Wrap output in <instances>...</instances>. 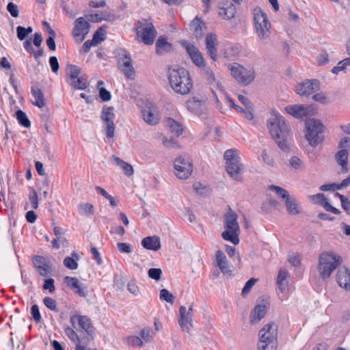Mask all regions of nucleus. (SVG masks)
I'll list each match as a JSON object with an SVG mask.
<instances>
[{"label":"nucleus","mask_w":350,"mask_h":350,"mask_svg":"<svg viewBox=\"0 0 350 350\" xmlns=\"http://www.w3.org/2000/svg\"><path fill=\"white\" fill-rule=\"evenodd\" d=\"M79 213L86 217L92 216L94 213V206L88 202H81L78 205Z\"/></svg>","instance_id":"obj_45"},{"label":"nucleus","mask_w":350,"mask_h":350,"mask_svg":"<svg viewBox=\"0 0 350 350\" xmlns=\"http://www.w3.org/2000/svg\"><path fill=\"white\" fill-rule=\"evenodd\" d=\"M278 326L275 323L265 324L258 332V341L278 342Z\"/></svg>","instance_id":"obj_21"},{"label":"nucleus","mask_w":350,"mask_h":350,"mask_svg":"<svg viewBox=\"0 0 350 350\" xmlns=\"http://www.w3.org/2000/svg\"><path fill=\"white\" fill-rule=\"evenodd\" d=\"M103 85L104 83L102 81H99L97 83L99 97L103 101H108L111 99V94L103 87Z\"/></svg>","instance_id":"obj_52"},{"label":"nucleus","mask_w":350,"mask_h":350,"mask_svg":"<svg viewBox=\"0 0 350 350\" xmlns=\"http://www.w3.org/2000/svg\"><path fill=\"white\" fill-rule=\"evenodd\" d=\"M65 333L69 339L75 343V345L80 341L78 335L72 328L69 327H66L65 329Z\"/></svg>","instance_id":"obj_63"},{"label":"nucleus","mask_w":350,"mask_h":350,"mask_svg":"<svg viewBox=\"0 0 350 350\" xmlns=\"http://www.w3.org/2000/svg\"><path fill=\"white\" fill-rule=\"evenodd\" d=\"M137 39L146 45L154 43L157 36V31L151 22L142 20L137 22L135 27Z\"/></svg>","instance_id":"obj_10"},{"label":"nucleus","mask_w":350,"mask_h":350,"mask_svg":"<svg viewBox=\"0 0 350 350\" xmlns=\"http://www.w3.org/2000/svg\"><path fill=\"white\" fill-rule=\"evenodd\" d=\"M143 120L150 125H156L159 123L160 117L157 108L152 103H148L142 110Z\"/></svg>","instance_id":"obj_27"},{"label":"nucleus","mask_w":350,"mask_h":350,"mask_svg":"<svg viewBox=\"0 0 350 350\" xmlns=\"http://www.w3.org/2000/svg\"><path fill=\"white\" fill-rule=\"evenodd\" d=\"M342 263V258L337 252L333 250L322 252L318 257L317 265L319 278L322 280H327Z\"/></svg>","instance_id":"obj_3"},{"label":"nucleus","mask_w":350,"mask_h":350,"mask_svg":"<svg viewBox=\"0 0 350 350\" xmlns=\"http://www.w3.org/2000/svg\"><path fill=\"white\" fill-rule=\"evenodd\" d=\"M258 281V279L256 278H251L245 284L244 287L242 289L241 291V295L243 297L247 296L249 293L251 291L252 288L254 287L256 282Z\"/></svg>","instance_id":"obj_58"},{"label":"nucleus","mask_w":350,"mask_h":350,"mask_svg":"<svg viewBox=\"0 0 350 350\" xmlns=\"http://www.w3.org/2000/svg\"><path fill=\"white\" fill-rule=\"evenodd\" d=\"M228 98V101L230 103V105L234 109H236L237 111L243 113L245 118H247L248 120L252 121L254 122H256L253 106L243 108L242 107H240V106L234 104V101L232 99H230L229 98Z\"/></svg>","instance_id":"obj_37"},{"label":"nucleus","mask_w":350,"mask_h":350,"mask_svg":"<svg viewBox=\"0 0 350 350\" xmlns=\"http://www.w3.org/2000/svg\"><path fill=\"white\" fill-rule=\"evenodd\" d=\"M284 111L295 118H301L316 113L317 108L313 105L295 104L286 106Z\"/></svg>","instance_id":"obj_15"},{"label":"nucleus","mask_w":350,"mask_h":350,"mask_svg":"<svg viewBox=\"0 0 350 350\" xmlns=\"http://www.w3.org/2000/svg\"><path fill=\"white\" fill-rule=\"evenodd\" d=\"M237 13L235 5L229 0L221 1L217 5L218 16L224 20L233 18Z\"/></svg>","instance_id":"obj_25"},{"label":"nucleus","mask_w":350,"mask_h":350,"mask_svg":"<svg viewBox=\"0 0 350 350\" xmlns=\"http://www.w3.org/2000/svg\"><path fill=\"white\" fill-rule=\"evenodd\" d=\"M159 299L172 305L175 297L170 291L166 288H162L159 291Z\"/></svg>","instance_id":"obj_51"},{"label":"nucleus","mask_w":350,"mask_h":350,"mask_svg":"<svg viewBox=\"0 0 350 350\" xmlns=\"http://www.w3.org/2000/svg\"><path fill=\"white\" fill-rule=\"evenodd\" d=\"M205 48L209 57L214 62L219 59L218 46L219 40L217 36L212 32L207 33L205 36Z\"/></svg>","instance_id":"obj_20"},{"label":"nucleus","mask_w":350,"mask_h":350,"mask_svg":"<svg viewBox=\"0 0 350 350\" xmlns=\"http://www.w3.org/2000/svg\"><path fill=\"white\" fill-rule=\"evenodd\" d=\"M127 290L130 294L135 297H141L143 295L139 284L135 280H130L128 282Z\"/></svg>","instance_id":"obj_46"},{"label":"nucleus","mask_w":350,"mask_h":350,"mask_svg":"<svg viewBox=\"0 0 350 350\" xmlns=\"http://www.w3.org/2000/svg\"><path fill=\"white\" fill-rule=\"evenodd\" d=\"M231 76L238 82L244 85L251 84L256 79V73L254 67L243 66L238 63H232L228 65Z\"/></svg>","instance_id":"obj_7"},{"label":"nucleus","mask_w":350,"mask_h":350,"mask_svg":"<svg viewBox=\"0 0 350 350\" xmlns=\"http://www.w3.org/2000/svg\"><path fill=\"white\" fill-rule=\"evenodd\" d=\"M63 281L75 294L81 297H85L88 295L87 287L77 278L66 276Z\"/></svg>","instance_id":"obj_26"},{"label":"nucleus","mask_w":350,"mask_h":350,"mask_svg":"<svg viewBox=\"0 0 350 350\" xmlns=\"http://www.w3.org/2000/svg\"><path fill=\"white\" fill-rule=\"evenodd\" d=\"M89 32V23L83 17L78 18L74 23L72 36L76 42H81Z\"/></svg>","instance_id":"obj_24"},{"label":"nucleus","mask_w":350,"mask_h":350,"mask_svg":"<svg viewBox=\"0 0 350 350\" xmlns=\"http://www.w3.org/2000/svg\"><path fill=\"white\" fill-rule=\"evenodd\" d=\"M105 38V29L103 27L99 28L94 33V38L92 40L93 44L97 45Z\"/></svg>","instance_id":"obj_56"},{"label":"nucleus","mask_w":350,"mask_h":350,"mask_svg":"<svg viewBox=\"0 0 350 350\" xmlns=\"http://www.w3.org/2000/svg\"><path fill=\"white\" fill-rule=\"evenodd\" d=\"M348 66H350V57H347L339 62L337 65L332 68V72L338 75L340 72L345 71Z\"/></svg>","instance_id":"obj_50"},{"label":"nucleus","mask_w":350,"mask_h":350,"mask_svg":"<svg viewBox=\"0 0 350 350\" xmlns=\"http://www.w3.org/2000/svg\"><path fill=\"white\" fill-rule=\"evenodd\" d=\"M284 204L288 215H297L301 213V207L300 206L299 202L295 198L290 196L284 201Z\"/></svg>","instance_id":"obj_36"},{"label":"nucleus","mask_w":350,"mask_h":350,"mask_svg":"<svg viewBox=\"0 0 350 350\" xmlns=\"http://www.w3.org/2000/svg\"><path fill=\"white\" fill-rule=\"evenodd\" d=\"M215 262L217 266L219 268L223 273H231V266L227 260L225 253L222 250H219L216 252Z\"/></svg>","instance_id":"obj_33"},{"label":"nucleus","mask_w":350,"mask_h":350,"mask_svg":"<svg viewBox=\"0 0 350 350\" xmlns=\"http://www.w3.org/2000/svg\"><path fill=\"white\" fill-rule=\"evenodd\" d=\"M72 256L75 257L73 258L72 257H66L64 260V265L65 267L71 270H76L78 268L77 260H79V256L75 252H72Z\"/></svg>","instance_id":"obj_48"},{"label":"nucleus","mask_w":350,"mask_h":350,"mask_svg":"<svg viewBox=\"0 0 350 350\" xmlns=\"http://www.w3.org/2000/svg\"><path fill=\"white\" fill-rule=\"evenodd\" d=\"M165 124L174 136L178 137L182 134L183 129L181 124L178 120L172 118H167L165 120Z\"/></svg>","instance_id":"obj_42"},{"label":"nucleus","mask_w":350,"mask_h":350,"mask_svg":"<svg viewBox=\"0 0 350 350\" xmlns=\"http://www.w3.org/2000/svg\"><path fill=\"white\" fill-rule=\"evenodd\" d=\"M24 48L25 50L29 53L30 54L33 55L34 58L36 60H38L40 57L43 55V51L42 49L38 48V50L36 51L34 48L32 46V43L31 40H27L23 43Z\"/></svg>","instance_id":"obj_47"},{"label":"nucleus","mask_w":350,"mask_h":350,"mask_svg":"<svg viewBox=\"0 0 350 350\" xmlns=\"http://www.w3.org/2000/svg\"><path fill=\"white\" fill-rule=\"evenodd\" d=\"M254 29L258 40L265 42L270 38L271 25L267 14L260 8L253 10Z\"/></svg>","instance_id":"obj_4"},{"label":"nucleus","mask_w":350,"mask_h":350,"mask_svg":"<svg viewBox=\"0 0 350 350\" xmlns=\"http://www.w3.org/2000/svg\"><path fill=\"white\" fill-rule=\"evenodd\" d=\"M350 150V137H341L338 144V151L335 154V160L337 164L341 167L343 173L346 174L349 171L348 157Z\"/></svg>","instance_id":"obj_11"},{"label":"nucleus","mask_w":350,"mask_h":350,"mask_svg":"<svg viewBox=\"0 0 350 350\" xmlns=\"http://www.w3.org/2000/svg\"><path fill=\"white\" fill-rule=\"evenodd\" d=\"M289 273L285 269H280L276 277V284L281 293H286L289 287Z\"/></svg>","instance_id":"obj_32"},{"label":"nucleus","mask_w":350,"mask_h":350,"mask_svg":"<svg viewBox=\"0 0 350 350\" xmlns=\"http://www.w3.org/2000/svg\"><path fill=\"white\" fill-rule=\"evenodd\" d=\"M224 159L227 173L233 178L238 179L243 172L240 153L236 148H230L224 152Z\"/></svg>","instance_id":"obj_8"},{"label":"nucleus","mask_w":350,"mask_h":350,"mask_svg":"<svg viewBox=\"0 0 350 350\" xmlns=\"http://www.w3.org/2000/svg\"><path fill=\"white\" fill-rule=\"evenodd\" d=\"M125 282V278L123 275H116L113 280V288L117 291L122 290L124 287Z\"/></svg>","instance_id":"obj_59"},{"label":"nucleus","mask_w":350,"mask_h":350,"mask_svg":"<svg viewBox=\"0 0 350 350\" xmlns=\"http://www.w3.org/2000/svg\"><path fill=\"white\" fill-rule=\"evenodd\" d=\"M29 200L31 204V208L33 209H37L38 208V198L37 193L34 189L31 188L30 192L29 194Z\"/></svg>","instance_id":"obj_61"},{"label":"nucleus","mask_w":350,"mask_h":350,"mask_svg":"<svg viewBox=\"0 0 350 350\" xmlns=\"http://www.w3.org/2000/svg\"><path fill=\"white\" fill-rule=\"evenodd\" d=\"M258 160L265 165L274 167L275 166V159L273 149L269 147L262 148L259 154Z\"/></svg>","instance_id":"obj_31"},{"label":"nucleus","mask_w":350,"mask_h":350,"mask_svg":"<svg viewBox=\"0 0 350 350\" xmlns=\"http://www.w3.org/2000/svg\"><path fill=\"white\" fill-rule=\"evenodd\" d=\"M237 218V215L230 210L224 217V230L221 233V237L224 240L234 245L239 243L240 227Z\"/></svg>","instance_id":"obj_6"},{"label":"nucleus","mask_w":350,"mask_h":350,"mask_svg":"<svg viewBox=\"0 0 350 350\" xmlns=\"http://www.w3.org/2000/svg\"><path fill=\"white\" fill-rule=\"evenodd\" d=\"M308 198L311 202L321 205L327 211H329L334 214L340 213V211L338 208L332 206L323 193H317L316 195L310 196Z\"/></svg>","instance_id":"obj_30"},{"label":"nucleus","mask_w":350,"mask_h":350,"mask_svg":"<svg viewBox=\"0 0 350 350\" xmlns=\"http://www.w3.org/2000/svg\"><path fill=\"white\" fill-rule=\"evenodd\" d=\"M320 89V82L317 79L305 80L295 87V92L300 96H308Z\"/></svg>","instance_id":"obj_19"},{"label":"nucleus","mask_w":350,"mask_h":350,"mask_svg":"<svg viewBox=\"0 0 350 350\" xmlns=\"http://www.w3.org/2000/svg\"><path fill=\"white\" fill-rule=\"evenodd\" d=\"M16 118L18 120L19 123L25 126V128H29L31 126V123L29 120L28 119L27 115L21 110H18L16 111Z\"/></svg>","instance_id":"obj_54"},{"label":"nucleus","mask_w":350,"mask_h":350,"mask_svg":"<svg viewBox=\"0 0 350 350\" xmlns=\"http://www.w3.org/2000/svg\"><path fill=\"white\" fill-rule=\"evenodd\" d=\"M312 99L321 104H327L329 102V99L326 94L323 92H318L312 96Z\"/></svg>","instance_id":"obj_64"},{"label":"nucleus","mask_w":350,"mask_h":350,"mask_svg":"<svg viewBox=\"0 0 350 350\" xmlns=\"http://www.w3.org/2000/svg\"><path fill=\"white\" fill-rule=\"evenodd\" d=\"M324 125L321 120L310 118L305 121L304 138L310 146L316 147L324 141Z\"/></svg>","instance_id":"obj_5"},{"label":"nucleus","mask_w":350,"mask_h":350,"mask_svg":"<svg viewBox=\"0 0 350 350\" xmlns=\"http://www.w3.org/2000/svg\"><path fill=\"white\" fill-rule=\"evenodd\" d=\"M268 303L262 299L258 301L251 310L249 321L252 325H257L265 317L267 311Z\"/></svg>","instance_id":"obj_22"},{"label":"nucleus","mask_w":350,"mask_h":350,"mask_svg":"<svg viewBox=\"0 0 350 350\" xmlns=\"http://www.w3.org/2000/svg\"><path fill=\"white\" fill-rule=\"evenodd\" d=\"M70 85L75 89L84 90L88 86L87 79L81 75V69L77 66L69 65L66 68Z\"/></svg>","instance_id":"obj_12"},{"label":"nucleus","mask_w":350,"mask_h":350,"mask_svg":"<svg viewBox=\"0 0 350 350\" xmlns=\"http://www.w3.org/2000/svg\"><path fill=\"white\" fill-rule=\"evenodd\" d=\"M278 342L258 341V350H277Z\"/></svg>","instance_id":"obj_53"},{"label":"nucleus","mask_w":350,"mask_h":350,"mask_svg":"<svg viewBox=\"0 0 350 350\" xmlns=\"http://www.w3.org/2000/svg\"><path fill=\"white\" fill-rule=\"evenodd\" d=\"M336 282L343 291H350V270L346 267L340 268L336 274Z\"/></svg>","instance_id":"obj_28"},{"label":"nucleus","mask_w":350,"mask_h":350,"mask_svg":"<svg viewBox=\"0 0 350 350\" xmlns=\"http://www.w3.org/2000/svg\"><path fill=\"white\" fill-rule=\"evenodd\" d=\"M329 62V55L326 51L319 53L317 57V62L319 66H325Z\"/></svg>","instance_id":"obj_60"},{"label":"nucleus","mask_w":350,"mask_h":350,"mask_svg":"<svg viewBox=\"0 0 350 350\" xmlns=\"http://www.w3.org/2000/svg\"><path fill=\"white\" fill-rule=\"evenodd\" d=\"M142 246L148 250L158 251L161 248V239L157 236H151L142 240Z\"/></svg>","instance_id":"obj_34"},{"label":"nucleus","mask_w":350,"mask_h":350,"mask_svg":"<svg viewBox=\"0 0 350 350\" xmlns=\"http://www.w3.org/2000/svg\"><path fill=\"white\" fill-rule=\"evenodd\" d=\"M193 163L187 156L181 155L176 157L173 161V174L179 180L189 179L193 172Z\"/></svg>","instance_id":"obj_9"},{"label":"nucleus","mask_w":350,"mask_h":350,"mask_svg":"<svg viewBox=\"0 0 350 350\" xmlns=\"http://www.w3.org/2000/svg\"><path fill=\"white\" fill-rule=\"evenodd\" d=\"M88 18L92 22L98 23L102 21H113L115 19V16L109 12L103 11L94 14H90L88 16Z\"/></svg>","instance_id":"obj_41"},{"label":"nucleus","mask_w":350,"mask_h":350,"mask_svg":"<svg viewBox=\"0 0 350 350\" xmlns=\"http://www.w3.org/2000/svg\"><path fill=\"white\" fill-rule=\"evenodd\" d=\"M269 189L270 191L275 193L279 198L284 200V201L290 196L286 190L278 186L271 185L269 186Z\"/></svg>","instance_id":"obj_49"},{"label":"nucleus","mask_w":350,"mask_h":350,"mask_svg":"<svg viewBox=\"0 0 350 350\" xmlns=\"http://www.w3.org/2000/svg\"><path fill=\"white\" fill-rule=\"evenodd\" d=\"M118 68L124 76L133 80L135 77V70L133 65V60L129 54L124 53L119 59Z\"/></svg>","instance_id":"obj_23"},{"label":"nucleus","mask_w":350,"mask_h":350,"mask_svg":"<svg viewBox=\"0 0 350 350\" xmlns=\"http://www.w3.org/2000/svg\"><path fill=\"white\" fill-rule=\"evenodd\" d=\"M162 274L163 271L160 268H150L148 271V277L155 282H159L161 280Z\"/></svg>","instance_id":"obj_55"},{"label":"nucleus","mask_w":350,"mask_h":350,"mask_svg":"<svg viewBox=\"0 0 350 350\" xmlns=\"http://www.w3.org/2000/svg\"><path fill=\"white\" fill-rule=\"evenodd\" d=\"M70 323L72 327L77 329H83L88 334L92 332L90 320L85 316L74 314L70 317Z\"/></svg>","instance_id":"obj_29"},{"label":"nucleus","mask_w":350,"mask_h":350,"mask_svg":"<svg viewBox=\"0 0 350 350\" xmlns=\"http://www.w3.org/2000/svg\"><path fill=\"white\" fill-rule=\"evenodd\" d=\"M182 44L189 55L192 62L198 68L202 69L206 66V62L203 54L193 43L183 41Z\"/></svg>","instance_id":"obj_16"},{"label":"nucleus","mask_w":350,"mask_h":350,"mask_svg":"<svg viewBox=\"0 0 350 350\" xmlns=\"http://www.w3.org/2000/svg\"><path fill=\"white\" fill-rule=\"evenodd\" d=\"M186 106L190 113L201 116L206 113L207 100L194 96L187 100Z\"/></svg>","instance_id":"obj_18"},{"label":"nucleus","mask_w":350,"mask_h":350,"mask_svg":"<svg viewBox=\"0 0 350 350\" xmlns=\"http://www.w3.org/2000/svg\"><path fill=\"white\" fill-rule=\"evenodd\" d=\"M167 79L172 90L180 95L189 94L193 89V81L189 72L184 68H172L168 71Z\"/></svg>","instance_id":"obj_2"},{"label":"nucleus","mask_w":350,"mask_h":350,"mask_svg":"<svg viewBox=\"0 0 350 350\" xmlns=\"http://www.w3.org/2000/svg\"><path fill=\"white\" fill-rule=\"evenodd\" d=\"M173 50L172 44L169 42L166 38L160 36L156 42V53L157 54H163L170 52Z\"/></svg>","instance_id":"obj_38"},{"label":"nucleus","mask_w":350,"mask_h":350,"mask_svg":"<svg viewBox=\"0 0 350 350\" xmlns=\"http://www.w3.org/2000/svg\"><path fill=\"white\" fill-rule=\"evenodd\" d=\"M267 127L271 137L279 148L284 152H288L292 131L284 118L275 109L270 111V117L267 120Z\"/></svg>","instance_id":"obj_1"},{"label":"nucleus","mask_w":350,"mask_h":350,"mask_svg":"<svg viewBox=\"0 0 350 350\" xmlns=\"http://www.w3.org/2000/svg\"><path fill=\"white\" fill-rule=\"evenodd\" d=\"M234 47L230 45H224L221 49V57L224 59H230L234 55Z\"/></svg>","instance_id":"obj_57"},{"label":"nucleus","mask_w":350,"mask_h":350,"mask_svg":"<svg viewBox=\"0 0 350 350\" xmlns=\"http://www.w3.org/2000/svg\"><path fill=\"white\" fill-rule=\"evenodd\" d=\"M115 117L114 109L112 107H103L101 113V120L104 124L106 136L113 138L114 136L115 125L113 119Z\"/></svg>","instance_id":"obj_17"},{"label":"nucleus","mask_w":350,"mask_h":350,"mask_svg":"<svg viewBox=\"0 0 350 350\" xmlns=\"http://www.w3.org/2000/svg\"><path fill=\"white\" fill-rule=\"evenodd\" d=\"M113 160L115 163L120 168V170L123 172L124 174L128 177H130L134 174V169L133 166L127 162H125L120 158L113 156Z\"/></svg>","instance_id":"obj_40"},{"label":"nucleus","mask_w":350,"mask_h":350,"mask_svg":"<svg viewBox=\"0 0 350 350\" xmlns=\"http://www.w3.org/2000/svg\"><path fill=\"white\" fill-rule=\"evenodd\" d=\"M288 166L294 172H301L305 169V163L301 157L292 155L288 160Z\"/></svg>","instance_id":"obj_39"},{"label":"nucleus","mask_w":350,"mask_h":350,"mask_svg":"<svg viewBox=\"0 0 350 350\" xmlns=\"http://www.w3.org/2000/svg\"><path fill=\"white\" fill-rule=\"evenodd\" d=\"M190 29L196 38H201L206 31V25L200 18L196 16L190 24Z\"/></svg>","instance_id":"obj_35"},{"label":"nucleus","mask_w":350,"mask_h":350,"mask_svg":"<svg viewBox=\"0 0 350 350\" xmlns=\"http://www.w3.org/2000/svg\"><path fill=\"white\" fill-rule=\"evenodd\" d=\"M33 262L38 271L41 275L46 276L50 272V267L46 264L42 257L36 256L34 258Z\"/></svg>","instance_id":"obj_43"},{"label":"nucleus","mask_w":350,"mask_h":350,"mask_svg":"<svg viewBox=\"0 0 350 350\" xmlns=\"http://www.w3.org/2000/svg\"><path fill=\"white\" fill-rule=\"evenodd\" d=\"M33 104L39 108H42L45 106V99L43 92L40 89H33Z\"/></svg>","instance_id":"obj_44"},{"label":"nucleus","mask_w":350,"mask_h":350,"mask_svg":"<svg viewBox=\"0 0 350 350\" xmlns=\"http://www.w3.org/2000/svg\"><path fill=\"white\" fill-rule=\"evenodd\" d=\"M202 72L206 81L211 88L212 93L217 100L215 95V90H218L221 92L224 91V81L222 78L219 74H215L213 69L208 66H206L202 68Z\"/></svg>","instance_id":"obj_13"},{"label":"nucleus","mask_w":350,"mask_h":350,"mask_svg":"<svg viewBox=\"0 0 350 350\" xmlns=\"http://www.w3.org/2000/svg\"><path fill=\"white\" fill-rule=\"evenodd\" d=\"M178 323L183 332L191 333L193 327V306L191 305L188 308L183 306L179 308Z\"/></svg>","instance_id":"obj_14"},{"label":"nucleus","mask_w":350,"mask_h":350,"mask_svg":"<svg viewBox=\"0 0 350 350\" xmlns=\"http://www.w3.org/2000/svg\"><path fill=\"white\" fill-rule=\"evenodd\" d=\"M117 248L120 253L129 254L133 252L132 245L127 243H117Z\"/></svg>","instance_id":"obj_62"}]
</instances>
